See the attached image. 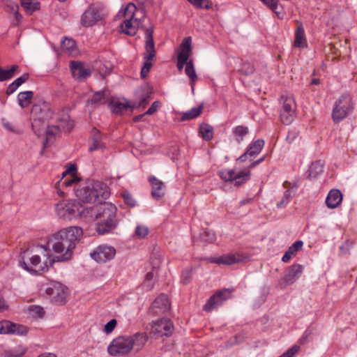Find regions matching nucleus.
Listing matches in <instances>:
<instances>
[{
    "instance_id": "f257e3e1",
    "label": "nucleus",
    "mask_w": 357,
    "mask_h": 357,
    "mask_svg": "<svg viewBox=\"0 0 357 357\" xmlns=\"http://www.w3.org/2000/svg\"><path fill=\"white\" fill-rule=\"evenodd\" d=\"M82 234V229L76 226L64 228L54 234L49 243L56 253L60 254L55 261L63 262L70 260L77 242Z\"/></svg>"
},
{
    "instance_id": "f03ea898",
    "label": "nucleus",
    "mask_w": 357,
    "mask_h": 357,
    "mask_svg": "<svg viewBox=\"0 0 357 357\" xmlns=\"http://www.w3.org/2000/svg\"><path fill=\"white\" fill-rule=\"evenodd\" d=\"M76 197L82 202L100 204L107 199L109 191L107 185L100 181H90L86 185L75 189Z\"/></svg>"
},
{
    "instance_id": "7ed1b4c3",
    "label": "nucleus",
    "mask_w": 357,
    "mask_h": 357,
    "mask_svg": "<svg viewBox=\"0 0 357 357\" xmlns=\"http://www.w3.org/2000/svg\"><path fill=\"white\" fill-rule=\"evenodd\" d=\"M116 206L111 202L98 204L96 230L99 234H105L116 227Z\"/></svg>"
},
{
    "instance_id": "20e7f679",
    "label": "nucleus",
    "mask_w": 357,
    "mask_h": 357,
    "mask_svg": "<svg viewBox=\"0 0 357 357\" xmlns=\"http://www.w3.org/2000/svg\"><path fill=\"white\" fill-rule=\"evenodd\" d=\"M55 259L47 258L41 262L40 256L29 250H25L20 256V265L31 273H41L52 266Z\"/></svg>"
},
{
    "instance_id": "39448f33",
    "label": "nucleus",
    "mask_w": 357,
    "mask_h": 357,
    "mask_svg": "<svg viewBox=\"0 0 357 357\" xmlns=\"http://www.w3.org/2000/svg\"><path fill=\"white\" fill-rule=\"evenodd\" d=\"M153 29L152 27L145 29V50L144 63L141 70V77L144 79L147 77L153 64L151 60L155 56V44L153 38Z\"/></svg>"
},
{
    "instance_id": "423d86ee",
    "label": "nucleus",
    "mask_w": 357,
    "mask_h": 357,
    "mask_svg": "<svg viewBox=\"0 0 357 357\" xmlns=\"http://www.w3.org/2000/svg\"><path fill=\"white\" fill-rule=\"evenodd\" d=\"M351 97L348 95H342L335 102L332 111V118L334 122L339 123L345 119L353 110Z\"/></svg>"
},
{
    "instance_id": "0eeeda50",
    "label": "nucleus",
    "mask_w": 357,
    "mask_h": 357,
    "mask_svg": "<svg viewBox=\"0 0 357 357\" xmlns=\"http://www.w3.org/2000/svg\"><path fill=\"white\" fill-rule=\"evenodd\" d=\"M59 125L48 126L45 132V142L43 147H46L48 144L53 142L54 137L60 130L70 132L73 128V122L70 119V116L67 113L63 112L58 117Z\"/></svg>"
},
{
    "instance_id": "6e6552de",
    "label": "nucleus",
    "mask_w": 357,
    "mask_h": 357,
    "mask_svg": "<svg viewBox=\"0 0 357 357\" xmlns=\"http://www.w3.org/2000/svg\"><path fill=\"white\" fill-rule=\"evenodd\" d=\"M218 174L222 180L232 183L236 187L242 185L250 178V170L225 169Z\"/></svg>"
},
{
    "instance_id": "1a4fd4ad",
    "label": "nucleus",
    "mask_w": 357,
    "mask_h": 357,
    "mask_svg": "<svg viewBox=\"0 0 357 357\" xmlns=\"http://www.w3.org/2000/svg\"><path fill=\"white\" fill-rule=\"evenodd\" d=\"M32 112L38 114V118L34 119L32 122V129L37 135H40L41 130L46 127L44 121L52 118V113L47 102H43L41 105H33Z\"/></svg>"
},
{
    "instance_id": "9d476101",
    "label": "nucleus",
    "mask_w": 357,
    "mask_h": 357,
    "mask_svg": "<svg viewBox=\"0 0 357 357\" xmlns=\"http://www.w3.org/2000/svg\"><path fill=\"white\" fill-rule=\"evenodd\" d=\"M132 340L129 336H119L114 339L107 347L108 353L113 356L128 354L132 349Z\"/></svg>"
},
{
    "instance_id": "9b49d317",
    "label": "nucleus",
    "mask_w": 357,
    "mask_h": 357,
    "mask_svg": "<svg viewBox=\"0 0 357 357\" xmlns=\"http://www.w3.org/2000/svg\"><path fill=\"white\" fill-rule=\"evenodd\" d=\"M136 6L133 3H129L124 9L123 16L128 17L121 24L122 31L127 35L134 36L140 24L137 19L134 18Z\"/></svg>"
},
{
    "instance_id": "f8f14e48",
    "label": "nucleus",
    "mask_w": 357,
    "mask_h": 357,
    "mask_svg": "<svg viewBox=\"0 0 357 357\" xmlns=\"http://www.w3.org/2000/svg\"><path fill=\"white\" fill-rule=\"evenodd\" d=\"M78 204L79 201L75 199L62 201L56 205V213L63 220L77 218Z\"/></svg>"
},
{
    "instance_id": "ddd939ff",
    "label": "nucleus",
    "mask_w": 357,
    "mask_h": 357,
    "mask_svg": "<svg viewBox=\"0 0 357 357\" xmlns=\"http://www.w3.org/2000/svg\"><path fill=\"white\" fill-rule=\"evenodd\" d=\"M282 107L280 110V119L282 123L289 125L295 118L296 105L293 96H282Z\"/></svg>"
},
{
    "instance_id": "4468645a",
    "label": "nucleus",
    "mask_w": 357,
    "mask_h": 357,
    "mask_svg": "<svg viewBox=\"0 0 357 357\" xmlns=\"http://www.w3.org/2000/svg\"><path fill=\"white\" fill-rule=\"evenodd\" d=\"M98 204H89L80 200L78 204L77 217L86 222H91L97 220Z\"/></svg>"
},
{
    "instance_id": "2eb2a0df",
    "label": "nucleus",
    "mask_w": 357,
    "mask_h": 357,
    "mask_svg": "<svg viewBox=\"0 0 357 357\" xmlns=\"http://www.w3.org/2000/svg\"><path fill=\"white\" fill-rule=\"evenodd\" d=\"M191 43V38L188 37L183 40L181 44L178 47L177 68L179 70H181L184 66H186L187 63L189 61L188 59L192 53Z\"/></svg>"
},
{
    "instance_id": "dca6fc26",
    "label": "nucleus",
    "mask_w": 357,
    "mask_h": 357,
    "mask_svg": "<svg viewBox=\"0 0 357 357\" xmlns=\"http://www.w3.org/2000/svg\"><path fill=\"white\" fill-rule=\"evenodd\" d=\"M103 17L102 10L94 6H89L81 17V24L86 27L92 26Z\"/></svg>"
},
{
    "instance_id": "f3484780",
    "label": "nucleus",
    "mask_w": 357,
    "mask_h": 357,
    "mask_svg": "<svg viewBox=\"0 0 357 357\" xmlns=\"http://www.w3.org/2000/svg\"><path fill=\"white\" fill-rule=\"evenodd\" d=\"M115 255L116 250L114 248L102 245L91 253V257L98 263H105L112 259Z\"/></svg>"
},
{
    "instance_id": "a211bd4d",
    "label": "nucleus",
    "mask_w": 357,
    "mask_h": 357,
    "mask_svg": "<svg viewBox=\"0 0 357 357\" xmlns=\"http://www.w3.org/2000/svg\"><path fill=\"white\" fill-rule=\"evenodd\" d=\"M45 293L56 303H64L68 295L66 287L59 282L52 283Z\"/></svg>"
},
{
    "instance_id": "6ab92c4d",
    "label": "nucleus",
    "mask_w": 357,
    "mask_h": 357,
    "mask_svg": "<svg viewBox=\"0 0 357 357\" xmlns=\"http://www.w3.org/2000/svg\"><path fill=\"white\" fill-rule=\"evenodd\" d=\"M230 296L231 292L227 289L218 291L208 300L204 306V310L210 312L222 305V303L229 298Z\"/></svg>"
},
{
    "instance_id": "aec40b11",
    "label": "nucleus",
    "mask_w": 357,
    "mask_h": 357,
    "mask_svg": "<svg viewBox=\"0 0 357 357\" xmlns=\"http://www.w3.org/2000/svg\"><path fill=\"white\" fill-rule=\"evenodd\" d=\"M174 325L169 319H161L154 322L151 332L160 336L169 335L172 333Z\"/></svg>"
},
{
    "instance_id": "412c9836",
    "label": "nucleus",
    "mask_w": 357,
    "mask_h": 357,
    "mask_svg": "<svg viewBox=\"0 0 357 357\" xmlns=\"http://www.w3.org/2000/svg\"><path fill=\"white\" fill-rule=\"evenodd\" d=\"M149 181L151 185L152 197L155 200L162 198L165 195V183L154 176H149Z\"/></svg>"
},
{
    "instance_id": "4be33fe9",
    "label": "nucleus",
    "mask_w": 357,
    "mask_h": 357,
    "mask_svg": "<svg viewBox=\"0 0 357 357\" xmlns=\"http://www.w3.org/2000/svg\"><path fill=\"white\" fill-rule=\"evenodd\" d=\"M245 257L242 254L235 253L213 257L210 261L218 264L232 265L243 261Z\"/></svg>"
},
{
    "instance_id": "5701e85b",
    "label": "nucleus",
    "mask_w": 357,
    "mask_h": 357,
    "mask_svg": "<svg viewBox=\"0 0 357 357\" xmlns=\"http://www.w3.org/2000/svg\"><path fill=\"white\" fill-rule=\"evenodd\" d=\"M264 146V141L263 139L256 140L250 144L246 151L237 159V161L243 162L247 160L248 156L253 157L258 155L262 150Z\"/></svg>"
},
{
    "instance_id": "b1692460",
    "label": "nucleus",
    "mask_w": 357,
    "mask_h": 357,
    "mask_svg": "<svg viewBox=\"0 0 357 357\" xmlns=\"http://www.w3.org/2000/svg\"><path fill=\"white\" fill-rule=\"evenodd\" d=\"M151 307L154 312L156 314L167 311L169 308V301L167 295L161 294L155 299Z\"/></svg>"
},
{
    "instance_id": "393cba45",
    "label": "nucleus",
    "mask_w": 357,
    "mask_h": 357,
    "mask_svg": "<svg viewBox=\"0 0 357 357\" xmlns=\"http://www.w3.org/2000/svg\"><path fill=\"white\" fill-rule=\"evenodd\" d=\"M303 271L302 265L296 264L290 266L288 273L284 275L283 280L287 284L295 282L301 275Z\"/></svg>"
},
{
    "instance_id": "a878e982",
    "label": "nucleus",
    "mask_w": 357,
    "mask_h": 357,
    "mask_svg": "<svg viewBox=\"0 0 357 357\" xmlns=\"http://www.w3.org/2000/svg\"><path fill=\"white\" fill-rule=\"evenodd\" d=\"M70 68L73 76L79 80L84 79L90 75V70L84 68L82 64L78 61H72Z\"/></svg>"
},
{
    "instance_id": "bb28decb",
    "label": "nucleus",
    "mask_w": 357,
    "mask_h": 357,
    "mask_svg": "<svg viewBox=\"0 0 357 357\" xmlns=\"http://www.w3.org/2000/svg\"><path fill=\"white\" fill-rule=\"evenodd\" d=\"M342 201V195L337 189L331 190L326 199V204L330 208H337Z\"/></svg>"
},
{
    "instance_id": "cd10ccee",
    "label": "nucleus",
    "mask_w": 357,
    "mask_h": 357,
    "mask_svg": "<svg viewBox=\"0 0 357 357\" xmlns=\"http://www.w3.org/2000/svg\"><path fill=\"white\" fill-rule=\"evenodd\" d=\"M2 6L6 12L13 13L17 22L22 20V15L19 13L18 4L12 0H2Z\"/></svg>"
},
{
    "instance_id": "c85d7f7f",
    "label": "nucleus",
    "mask_w": 357,
    "mask_h": 357,
    "mask_svg": "<svg viewBox=\"0 0 357 357\" xmlns=\"http://www.w3.org/2000/svg\"><path fill=\"white\" fill-rule=\"evenodd\" d=\"M109 106L111 108L112 112L116 114H122L131 107L130 102L127 100H125L124 102H121L119 100H112L109 102Z\"/></svg>"
},
{
    "instance_id": "c756f323",
    "label": "nucleus",
    "mask_w": 357,
    "mask_h": 357,
    "mask_svg": "<svg viewBox=\"0 0 357 357\" xmlns=\"http://www.w3.org/2000/svg\"><path fill=\"white\" fill-rule=\"evenodd\" d=\"M307 45L305 33L302 25L298 26L295 32L294 46L304 48Z\"/></svg>"
},
{
    "instance_id": "7c9ffc66",
    "label": "nucleus",
    "mask_w": 357,
    "mask_h": 357,
    "mask_svg": "<svg viewBox=\"0 0 357 357\" xmlns=\"http://www.w3.org/2000/svg\"><path fill=\"white\" fill-rule=\"evenodd\" d=\"M185 73L190 79V84L193 92L195 82L197 80V76L195 70L193 61L192 60H189V61L187 63V65L185 68Z\"/></svg>"
},
{
    "instance_id": "2f4dec72",
    "label": "nucleus",
    "mask_w": 357,
    "mask_h": 357,
    "mask_svg": "<svg viewBox=\"0 0 357 357\" xmlns=\"http://www.w3.org/2000/svg\"><path fill=\"white\" fill-rule=\"evenodd\" d=\"M249 129L247 126H238L233 128L232 135L237 143H241L244 137L248 134Z\"/></svg>"
},
{
    "instance_id": "473e14b6",
    "label": "nucleus",
    "mask_w": 357,
    "mask_h": 357,
    "mask_svg": "<svg viewBox=\"0 0 357 357\" xmlns=\"http://www.w3.org/2000/svg\"><path fill=\"white\" fill-rule=\"evenodd\" d=\"M33 93L31 91L20 92L17 96L19 105L22 108L27 107L31 102Z\"/></svg>"
},
{
    "instance_id": "72a5a7b5",
    "label": "nucleus",
    "mask_w": 357,
    "mask_h": 357,
    "mask_svg": "<svg viewBox=\"0 0 357 357\" xmlns=\"http://www.w3.org/2000/svg\"><path fill=\"white\" fill-rule=\"evenodd\" d=\"M104 147V144L102 142V136L100 132L96 128L93 129L92 131V145L89 147V151L92 152L95 150L102 149Z\"/></svg>"
},
{
    "instance_id": "f704fd0d",
    "label": "nucleus",
    "mask_w": 357,
    "mask_h": 357,
    "mask_svg": "<svg viewBox=\"0 0 357 357\" xmlns=\"http://www.w3.org/2000/svg\"><path fill=\"white\" fill-rule=\"evenodd\" d=\"M324 162L321 160H317L312 162L309 169L308 176L315 178L323 172Z\"/></svg>"
},
{
    "instance_id": "c9c22d12",
    "label": "nucleus",
    "mask_w": 357,
    "mask_h": 357,
    "mask_svg": "<svg viewBox=\"0 0 357 357\" xmlns=\"http://www.w3.org/2000/svg\"><path fill=\"white\" fill-rule=\"evenodd\" d=\"M132 340V349L136 350L141 349L147 341V335L145 333H136L133 336H130Z\"/></svg>"
},
{
    "instance_id": "e433bc0d",
    "label": "nucleus",
    "mask_w": 357,
    "mask_h": 357,
    "mask_svg": "<svg viewBox=\"0 0 357 357\" xmlns=\"http://www.w3.org/2000/svg\"><path fill=\"white\" fill-rule=\"evenodd\" d=\"M203 109V105H200L199 106L197 107H193L189 111H187L185 112H183L181 116V120L182 121H189L194 119L199 116Z\"/></svg>"
},
{
    "instance_id": "4c0bfd02",
    "label": "nucleus",
    "mask_w": 357,
    "mask_h": 357,
    "mask_svg": "<svg viewBox=\"0 0 357 357\" xmlns=\"http://www.w3.org/2000/svg\"><path fill=\"white\" fill-rule=\"evenodd\" d=\"M61 48L63 52L69 54H74L76 52V43L72 38H66L61 42Z\"/></svg>"
},
{
    "instance_id": "58836bf2",
    "label": "nucleus",
    "mask_w": 357,
    "mask_h": 357,
    "mask_svg": "<svg viewBox=\"0 0 357 357\" xmlns=\"http://www.w3.org/2000/svg\"><path fill=\"white\" fill-rule=\"evenodd\" d=\"M202 138L206 141H210L213 137V128L208 124H203L199 128Z\"/></svg>"
},
{
    "instance_id": "ea45409f",
    "label": "nucleus",
    "mask_w": 357,
    "mask_h": 357,
    "mask_svg": "<svg viewBox=\"0 0 357 357\" xmlns=\"http://www.w3.org/2000/svg\"><path fill=\"white\" fill-rule=\"evenodd\" d=\"M18 68L19 66L17 65H13L8 70H5L0 67V82L12 78Z\"/></svg>"
},
{
    "instance_id": "a19ab883",
    "label": "nucleus",
    "mask_w": 357,
    "mask_h": 357,
    "mask_svg": "<svg viewBox=\"0 0 357 357\" xmlns=\"http://www.w3.org/2000/svg\"><path fill=\"white\" fill-rule=\"evenodd\" d=\"M155 269L153 268L151 271H149L146 273L144 281L143 282V287L146 290H151L153 287V278L155 277Z\"/></svg>"
},
{
    "instance_id": "79ce46f5",
    "label": "nucleus",
    "mask_w": 357,
    "mask_h": 357,
    "mask_svg": "<svg viewBox=\"0 0 357 357\" xmlns=\"http://www.w3.org/2000/svg\"><path fill=\"white\" fill-rule=\"evenodd\" d=\"M107 101L106 95L105 93L103 91H99L95 93L91 99L90 100V102L92 105H100L105 104Z\"/></svg>"
},
{
    "instance_id": "37998d69",
    "label": "nucleus",
    "mask_w": 357,
    "mask_h": 357,
    "mask_svg": "<svg viewBox=\"0 0 357 357\" xmlns=\"http://www.w3.org/2000/svg\"><path fill=\"white\" fill-rule=\"evenodd\" d=\"M294 191L291 188H288L283 195L282 199L277 204L278 208L284 207L291 199L294 195Z\"/></svg>"
},
{
    "instance_id": "c03bdc74",
    "label": "nucleus",
    "mask_w": 357,
    "mask_h": 357,
    "mask_svg": "<svg viewBox=\"0 0 357 357\" xmlns=\"http://www.w3.org/2000/svg\"><path fill=\"white\" fill-rule=\"evenodd\" d=\"M22 6L30 14L38 8V3H33L32 0H20Z\"/></svg>"
},
{
    "instance_id": "a18cd8bd",
    "label": "nucleus",
    "mask_w": 357,
    "mask_h": 357,
    "mask_svg": "<svg viewBox=\"0 0 357 357\" xmlns=\"http://www.w3.org/2000/svg\"><path fill=\"white\" fill-rule=\"evenodd\" d=\"M200 238L202 241L206 243H213L216 239L215 234L211 230H204L200 234Z\"/></svg>"
},
{
    "instance_id": "49530a36",
    "label": "nucleus",
    "mask_w": 357,
    "mask_h": 357,
    "mask_svg": "<svg viewBox=\"0 0 357 357\" xmlns=\"http://www.w3.org/2000/svg\"><path fill=\"white\" fill-rule=\"evenodd\" d=\"M28 311L31 315L36 317L41 318L45 314L43 308L38 305H30L28 307Z\"/></svg>"
},
{
    "instance_id": "de8ad7c7",
    "label": "nucleus",
    "mask_w": 357,
    "mask_h": 357,
    "mask_svg": "<svg viewBox=\"0 0 357 357\" xmlns=\"http://www.w3.org/2000/svg\"><path fill=\"white\" fill-rule=\"evenodd\" d=\"M190 3L199 8L208 9L212 3L208 0H188Z\"/></svg>"
},
{
    "instance_id": "09e8293b",
    "label": "nucleus",
    "mask_w": 357,
    "mask_h": 357,
    "mask_svg": "<svg viewBox=\"0 0 357 357\" xmlns=\"http://www.w3.org/2000/svg\"><path fill=\"white\" fill-rule=\"evenodd\" d=\"M80 179L77 176H70V178H66L63 181L60 180L58 182L59 185L70 187L74 184L77 183Z\"/></svg>"
},
{
    "instance_id": "8fccbe9b",
    "label": "nucleus",
    "mask_w": 357,
    "mask_h": 357,
    "mask_svg": "<svg viewBox=\"0 0 357 357\" xmlns=\"http://www.w3.org/2000/svg\"><path fill=\"white\" fill-rule=\"evenodd\" d=\"M6 334L19 333L17 331V325L9 321H2Z\"/></svg>"
},
{
    "instance_id": "3c124183",
    "label": "nucleus",
    "mask_w": 357,
    "mask_h": 357,
    "mask_svg": "<svg viewBox=\"0 0 357 357\" xmlns=\"http://www.w3.org/2000/svg\"><path fill=\"white\" fill-rule=\"evenodd\" d=\"M303 242L301 240L295 241L289 248L288 251L292 255H295L298 251L301 250L303 248Z\"/></svg>"
},
{
    "instance_id": "603ef678",
    "label": "nucleus",
    "mask_w": 357,
    "mask_h": 357,
    "mask_svg": "<svg viewBox=\"0 0 357 357\" xmlns=\"http://www.w3.org/2000/svg\"><path fill=\"white\" fill-rule=\"evenodd\" d=\"M240 70L242 73H243L245 75H251L255 71V68L253 65H252L250 63H243L241 67Z\"/></svg>"
},
{
    "instance_id": "864d4df0",
    "label": "nucleus",
    "mask_w": 357,
    "mask_h": 357,
    "mask_svg": "<svg viewBox=\"0 0 357 357\" xmlns=\"http://www.w3.org/2000/svg\"><path fill=\"white\" fill-rule=\"evenodd\" d=\"M192 278V270L187 268L183 271L181 274V282L184 284H187L190 282Z\"/></svg>"
},
{
    "instance_id": "5fc2aeb1",
    "label": "nucleus",
    "mask_w": 357,
    "mask_h": 357,
    "mask_svg": "<svg viewBox=\"0 0 357 357\" xmlns=\"http://www.w3.org/2000/svg\"><path fill=\"white\" fill-rule=\"evenodd\" d=\"M122 197L123 198L125 203L129 206L134 207L136 206V201L133 199V197L129 192H123Z\"/></svg>"
},
{
    "instance_id": "6e6d98bb",
    "label": "nucleus",
    "mask_w": 357,
    "mask_h": 357,
    "mask_svg": "<svg viewBox=\"0 0 357 357\" xmlns=\"http://www.w3.org/2000/svg\"><path fill=\"white\" fill-rule=\"evenodd\" d=\"M135 233L138 238H142L148 234L149 229L146 227L139 225L136 227Z\"/></svg>"
},
{
    "instance_id": "4d7b16f0",
    "label": "nucleus",
    "mask_w": 357,
    "mask_h": 357,
    "mask_svg": "<svg viewBox=\"0 0 357 357\" xmlns=\"http://www.w3.org/2000/svg\"><path fill=\"white\" fill-rule=\"evenodd\" d=\"M117 321L116 319H112L109 322H107L104 327V332L107 334L111 333L115 327L116 326Z\"/></svg>"
},
{
    "instance_id": "13d9d810",
    "label": "nucleus",
    "mask_w": 357,
    "mask_h": 357,
    "mask_svg": "<svg viewBox=\"0 0 357 357\" xmlns=\"http://www.w3.org/2000/svg\"><path fill=\"white\" fill-rule=\"evenodd\" d=\"M268 8L271 9L275 13H277L276 10L278 6V0H260Z\"/></svg>"
},
{
    "instance_id": "bf43d9fd",
    "label": "nucleus",
    "mask_w": 357,
    "mask_h": 357,
    "mask_svg": "<svg viewBox=\"0 0 357 357\" xmlns=\"http://www.w3.org/2000/svg\"><path fill=\"white\" fill-rule=\"evenodd\" d=\"M160 106V102L159 101H155L152 103L151 107L148 109V110L146 112V114L148 115H151L153 113H155L158 109Z\"/></svg>"
},
{
    "instance_id": "052dcab7",
    "label": "nucleus",
    "mask_w": 357,
    "mask_h": 357,
    "mask_svg": "<svg viewBox=\"0 0 357 357\" xmlns=\"http://www.w3.org/2000/svg\"><path fill=\"white\" fill-rule=\"evenodd\" d=\"M29 78V74L24 73L21 77L16 79L14 82H13L17 88L21 86L23 83H24Z\"/></svg>"
},
{
    "instance_id": "680f3d73",
    "label": "nucleus",
    "mask_w": 357,
    "mask_h": 357,
    "mask_svg": "<svg viewBox=\"0 0 357 357\" xmlns=\"http://www.w3.org/2000/svg\"><path fill=\"white\" fill-rule=\"evenodd\" d=\"M77 172V167L75 165L70 164L69 166L66 169V173H68L70 176H75V173Z\"/></svg>"
},
{
    "instance_id": "e2e57ef3",
    "label": "nucleus",
    "mask_w": 357,
    "mask_h": 357,
    "mask_svg": "<svg viewBox=\"0 0 357 357\" xmlns=\"http://www.w3.org/2000/svg\"><path fill=\"white\" fill-rule=\"evenodd\" d=\"M312 333V331L310 329H307L303 335H302V337L300 338L299 340V343L301 344H305L306 342H307V339L308 338V337L311 335Z\"/></svg>"
},
{
    "instance_id": "0e129e2a",
    "label": "nucleus",
    "mask_w": 357,
    "mask_h": 357,
    "mask_svg": "<svg viewBox=\"0 0 357 357\" xmlns=\"http://www.w3.org/2000/svg\"><path fill=\"white\" fill-rule=\"evenodd\" d=\"M17 89V86L13 83L12 82L11 84H9V86H8L7 89H6V93L7 95H10L12 93H13Z\"/></svg>"
},
{
    "instance_id": "69168bd1",
    "label": "nucleus",
    "mask_w": 357,
    "mask_h": 357,
    "mask_svg": "<svg viewBox=\"0 0 357 357\" xmlns=\"http://www.w3.org/2000/svg\"><path fill=\"white\" fill-rule=\"evenodd\" d=\"M8 309V305L1 298H0V312H4Z\"/></svg>"
},
{
    "instance_id": "338daca9",
    "label": "nucleus",
    "mask_w": 357,
    "mask_h": 357,
    "mask_svg": "<svg viewBox=\"0 0 357 357\" xmlns=\"http://www.w3.org/2000/svg\"><path fill=\"white\" fill-rule=\"evenodd\" d=\"M349 249V245L348 243H346L345 244L340 246V250L341 255L347 254Z\"/></svg>"
},
{
    "instance_id": "774afa93",
    "label": "nucleus",
    "mask_w": 357,
    "mask_h": 357,
    "mask_svg": "<svg viewBox=\"0 0 357 357\" xmlns=\"http://www.w3.org/2000/svg\"><path fill=\"white\" fill-rule=\"evenodd\" d=\"M291 257H292V255L291 253H289L288 250H287L285 252V253L284 254V255L282 258V261L287 263L290 260Z\"/></svg>"
}]
</instances>
